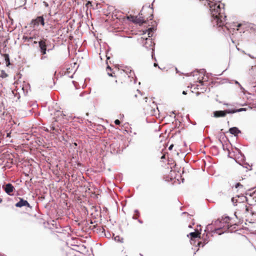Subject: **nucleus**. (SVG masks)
<instances>
[{
    "instance_id": "41",
    "label": "nucleus",
    "mask_w": 256,
    "mask_h": 256,
    "mask_svg": "<svg viewBox=\"0 0 256 256\" xmlns=\"http://www.w3.org/2000/svg\"><path fill=\"white\" fill-rule=\"evenodd\" d=\"M37 42H37L36 41H34V44H37Z\"/></svg>"
},
{
    "instance_id": "35",
    "label": "nucleus",
    "mask_w": 256,
    "mask_h": 256,
    "mask_svg": "<svg viewBox=\"0 0 256 256\" xmlns=\"http://www.w3.org/2000/svg\"><path fill=\"white\" fill-rule=\"evenodd\" d=\"M256 83H254V85H252V87H254V88L256 87Z\"/></svg>"
},
{
    "instance_id": "6",
    "label": "nucleus",
    "mask_w": 256,
    "mask_h": 256,
    "mask_svg": "<svg viewBox=\"0 0 256 256\" xmlns=\"http://www.w3.org/2000/svg\"><path fill=\"white\" fill-rule=\"evenodd\" d=\"M146 42L144 44V46L148 50H152V57L153 58L154 55V43L152 42V39L146 38L145 40Z\"/></svg>"
},
{
    "instance_id": "33",
    "label": "nucleus",
    "mask_w": 256,
    "mask_h": 256,
    "mask_svg": "<svg viewBox=\"0 0 256 256\" xmlns=\"http://www.w3.org/2000/svg\"><path fill=\"white\" fill-rule=\"evenodd\" d=\"M154 66H155V67H156V66H158L159 68H160V66H158V64H156V63H154Z\"/></svg>"
},
{
    "instance_id": "22",
    "label": "nucleus",
    "mask_w": 256,
    "mask_h": 256,
    "mask_svg": "<svg viewBox=\"0 0 256 256\" xmlns=\"http://www.w3.org/2000/svg\"><path fill=\"white\" fill-rule=\"evenodd\" d=\"M235 84H238L240 86V90H244V88L241 86V84L238 81L236 80L235 81Z\"/></svg>"
},
{
    "instance_id": "32",
    "label": "nucleus",
    "mask_w": 256,
    "mask_h": 256,
    "mask_svg": "<svg viewBox=\"0 0 256 256\" xmlns=\"http://www.w3.org/2000/svg\"><path fill=\"white\" fill-rule=\"evenodd\" d=\"M152 28H150V29L148 30H149V32H148V35H150V31H152ZM149 36V37H150V36Z\"/></svg>"
},
{
    "instance_id": "3",
    "label": "nucleus",
    "mask_w": 256,
    "mask_h": 256,
    "mask_svg": "<svg viewBox=\"0 0 256 256\" xmlns=\"http://www.w3.org/2000/svg\"><path fill=\"white\" fill-rule=\"evenodd\" d=\"M206 229L210 230L212 233L218 234H221L224 233L222 227V219H218L214 222H212L210 224H208Z\"/></svg>"
},
{
    "instance_id": "43",
    "label": "nucleus",
    "mask_w": 256,
    "mask_h": 256,
    "mask_svg": "<svg viewBox=\"0 0 256 256\" xmlns=\"http://www.w3.org/2000/svg\"><path fill=\"white\" fill-rule=\"evenodd\" d=\"M188 227L191 228H192V226H191V225H190V226H188Z\"/></svg>"
},
{
    "instance_id": "15",
    "label": "nucleus",
    "mask_w": 256,
    "mask_h": 256,
    "mask_svg": "<svg viewBox=\"0 0 256 256\" xmlns=\"http://www.w3.org/2000/svg\"><path fill=\"white\" fill-rule=\"evenodd\" d=\"M234 187L238 189V191L240 192L241 194H242V192H244V187L240 183H239V182L236 183L235 184Z\"/></svg>"
},
{
    "instance_id": "39",
    "label": "nucleus",
    "mask_w": 256,
    "mask_h": 256,
    "mask_svg": "<svg viewBox=\"0 0 256 256\" xmlns=\"http://www.w3.org/2000/svg\"><path fill=\"white\" fill-rule=\"evenodd\" d=\"M132 218H134V220H137V218L136 217H134V216H133Z\"/></svg>"
},
{
    "instance_id": "21",
    "label": "nucleus",
    "mask_w": 256,
    "mask_h": 256,
    "mask_svg": "<svg viewBox=\"0 0 256 256\" xmlns=\"http://www.w3.org/2000/svg\"><path fill=\"white\" fill-rule=\"evenodd\" d=\"M232 202L233 203L234 205V206H236V203H237L238 202V200L237 199H236L234 198H232Z\"/></svg>"
},
{
    "instance_id": "18",
    "label": "nucleus",
    "mask_w": 256,
    "mask_h": 256,
    "mask_svg": "<svg viewBox=\"0 0 256 256\" xmlns=\"http://www.w3.org/2000/svg\"><path fill=\"white\" fill-rule=\"evenodd\" d=\"M226 114H234L237 112L236 109H228L225 110Z\"/></svg>"
},
{
    "instance_id": "10",
    "label": "nucleus",
    "mask_w": 256,
    "mask_h": 256,
    "mask_svg": "<svg viewBox=\"0 0 256 256\" xmlns=\"http://www.w3.org/2000/svg\"><path fill=\"white\" fill-rule=\"evenodd\" d=\"M200 232H192L189 234H188V236H191V240H190V242L192 243V242L196 238H200Z\"/></svg>"
},
{
    "instance_id": "34",
    "label": "nucleus",
    "mask_w": 256,
    "mask_h": 256,
    "mask_svg": "<svg viewBox=\"0 0 256 256\" xmlns=\"http://www.w3.org/2000/svg\"><path fill=\"white\" fill-rule=\"evenodd\" d=\"M172 147H173V144H172V145H170V147L168 148V149H169L170 150H172Z\"/></svg>"
},
{
    "instance_id": "9",
    "label": "nucleus",
    "mask_w": 256,
    "mask_h": 256,
    "mask_svg": "<svg viewBox=\"0 0 256 256\" xmlns=\"http://www.w3.org/2000/svg\"><path fill=\"white\" fill-rule=\"evenodd\" d=\"M14 186L11 184L8 183L6 184L4 187V190L8 194L12 196V194L11 193L14 191Z\"/></svg>"
},
{
    "instance_id": "24",
    "label": "nucleus",
    "mask_w": 256,
    "mask_h": 256,
    "mask_svg": "<svg viewBox=\"0 0 256 256\" xmlns=\"http://www.w3.org/2000/svg\"><path fill=\"white\" fill-rule=\"evenodd\" d=\"M86 6L88 8L90 6H92V3L88 1L86 4Z\"/></svg>"
},
{
    "instance_id": "25",
    "label": "nucleus",
    "mask_w": 256,
    "mask_h": 256,
    "mask_svg": "<svg viewBox=\"0 0 256 256\" xmlns=\"http://www.w3.org/2000/svg\"><path fill=\"white\" fill-rule=\"evenodd\" d=\"M242 26V24H238L236 25L235 26L236 28V30H238V28L241 27Z\"/></svg>"
},
{
    "instance_id": "31",
    "label": "nucleus",
    "mask_w": 256,
    "mask_h": 256,
    "mask_svg": "<svg viewBox=\"0 0 256 256\" xmlns=\"http://www.w3.org/2000/svg\"><path fill=\"white\" fill-rule=\"evenodd\" d=\"M248 56L252 58H254V56H252L250 54H248Z\"/></svg>"
},
{
    "instance_id": "14",
    "label": "nucleus",
    "mask_w": 256,
    "mask_h": 256,
    "mask_svg": "<svg viewBox=\"0 0 256 256\" xmlns=\"http://www.w3.org/2000/svg\"><path fill=\"white\" fill-rule=\"evenodd\" d=\"M132 18H134L132 20V21L135 22V23H136V24H142L144 23L145 21L143 19V18L141 16H135V17H132Z\"/></svg>"
},
{
    "instance_id": "42",
    "label": "nucleus",
    "mask_w": 256,
    "mask_h": 256,
    "mask_svg": "<svg viewBox=\"0 0 256 256\" xmlns=\"http://www.w3.org/2000/svg\"><path fill=\"white\" fill-rule=\"evenodd\" d=\"M234 215H235V216H236V218L238 217V216H237V215H236V212H235V213H234Z\"/></svg>"
},
{
    "instance_id": "4",
    "label": "nucleus",
    "mask_w": 256,
    "mask_h": 256,
    "mask_svg": "<svg viewBox=\"0 0 256 256\" xmlns=\"http://www.w3.org/2000/svg\"><path fill=\"white\" fill-rule=\"evenodd\" d=\"M46 40H42L38 42L40 52L42 55V56L41 57V60H42L46 58V56H44L46 54L47 50Z\"/></svg>"
},
{
    "instance_id": "13",
    "label": "nucleus",
    "mask_w": 256,
    "mask_h": 256,
    "mask_svg": "<svg viewBox=\"0 0 256 256\" xmlns=\"http://www.w3.org/2000/svg\"><path fill=\"white\" fill-rule=\"evenodd\" d=\"M226 115L225 110L215 111L214 112V116L216 118L224 117Z\"/></svg>"
},
{
    "instance_id": "26",
    "label": "nucleus",
    "mask_w": 256,
    "mask_h": 256,
    "mask_svg": "<svg viewBox=\"0 0 256 256\" xmlns=\"http://www.w3.org/2000/svg\"><path fill=\"white\" fill-rule=\"evenodd\" d=\"M34 38L32 37H28V36H24V39L28 40V41L30 40H32Z\"/></svg>"
},
{
    "instance_id": "12",
    "label": "nucleus",
    "mask_w": 256,
    "mask_h": 256,
    "mask_svg": "<svg viewBox=\"0 0 256 256\" xmlns=\"http://www.w3.org/2000/svg\"><path fill=\"white\" fill-rule=\"evenodd\" d=\"M50 132L52 134H58L60 133V128H58H58L55 127V126H54V124H52L50 126Z\"/></svg>"
},
{
    "instance_id": "11",
    "label": "nucleus",
    "mask_w": 256,
    "mask_h": 256,
    "mask_svg": "<svg viewBox=\"0 0 256 256\" xmlns=\"http://www.w3.org/2000/svg\"><path fill=\"white\" fill-rule=\"evenodd\" d=\"M230 132L234 134V136H237L238 134L241 132L240 130H238V128L236 127H232L230 128L229 130Z\"/></svg>"
},
{
    "instance_id": "2",
    "label": "nucleus",
    "mask_w": 256,
    "mask_h": 256,
    "mask_svg": "<svg viewBox=\"0 0 256 256\" xmlns=\"http://www.w3.org/2000/svg\"><path fill=\"white\" fill-rule=\"evenodd\" d=\"M205 73L206 70L204 69H201L199 70H197L196 72H192L191 75L194 76H198V82L199 84H194L193 86H194V88H196L201 90H205V88H202V86H204V82L206 81L204 78Z\"/></svg>"
},
{
    "instance_id": "28",
    "label": "nucleus",
    "mask_w": 256,
    "mask_h": 256,
    "mask_svg": "<svg viewBox=\"0 0 256 256\" xmlns=\"http://www.w3.org/2000/svg\"><path fill=\"white\" fill-rule=\"evenodd\" d=\"M133 75H134V72H132L131 70H130V74L128 75V76H132Z\"/></svg>"
},
{
    "instance_id": "29",
    "label": "nucleus",
    "mask_w": 256,
    "mask_h": 256,
    "mask_svg": "<svg viewBox=\"0 0 256 256\" xmlns=\"http://www.w3.org/2000/svg\"><path fill=\"white\" fill-rule=\"evenodd\" d=\"M134 212L136 214V215L139 216H140V212L138 210H134Z\"/></svg>"
},
{
    "instance_id": "30",
    "label": "nucleus",
    "mask_w": 256,
    "mask_h": 256,
    "mask_svg": "<svg viewBox=\"0 0 256 256\" xmlns=\"http://www.w3.org/2000/svg\"><path fill=\"white\" fill-rule=\"evenodd\" d=\"M43 3H44V5L46 7H48V4L46 2H43Z\"/></svg>"
},
{
    "instance_id": "37",
    "label": "nucleus",
    "mask_w": 256,
    "mask_h": 256,
    "mask_svg": "<svg viewBox=\"0 0 256 256\" xmlns=\"http://www.w3.org/2000/svg\"><path fill=\"white\" fill-rule=\"evenodd\" d=\"M182 94H186V91H183L182 92Z\"/></svg>"
},
{
    "instance_id": "5",
    "label": "nucleus",
    "mask_w": 256,
    "mask_h": 256,
    "mask_svg": "<svg viewBox=\"0 0 256 256\" xmlns=\"http://www.w3.org/2000/svg\"><path fill=\"white\" fill-rule=\"evenodd\" d=\"M222 222L224 233L232 225V223L231 222V218L229 216H226L222 218Z\"/></svg>"
},
{
    "instance_id": "38",
    "label": "nucleus",
    "mask_w": 256,
    "mask_h": 256,
    "mask_svg": "<svg viewBox=\"0 0 256 256\" xmlns=\"http://www.w3.org/2000/svg\"><path fill=\"white\" fill-rule=\"evenodd\" d=\"M83 95H84V93H83V92H82V93L80 94V96H83Z\"/></svg>"
},
{
    "instance_id": "16",
    "label": "nucleus",
    "mask_w": 256,
    "mask_h": 256,
    "mask_svg": "<svg viewBox=\"0 0 256 256\" xmlns=\"http://www.w3.org/2000/svg\"><path fill=\"white\" fill-rule=\"evenodd\" d=\"M4 60L6 61V64L7 66H9L10 64L9 55L8 54H4Z\"/></svg>"
},
{
    "instance_id": "20",
    "label": "nucleus",
    "mask_w": 256,
    "mask_h": 256,
    "mask_svg": "<svg viewBox=\"0 0 256 256\" xmlns=\"http://www.w3.org/2000/svg\"><path fill=\"white\" fill-rule=\"evenodd\" d=\"M106 70H107V72H108V74L110 76H113V75L112 74V73H110V72L112 70V69L111 68L108 66L106 68Z\"/></svg>"
},
{
    "instance_id": "40",
    "label": "nucleus",
    "mask_w": 256,
    "mask_h": 256,
    "mask_svg": "<svg viewBox=\"0 0 256 256\" xmlns=\"http://www.w3.org/2000/svg\"><path fill=\"white\" fill-rule=\"evenodd\" d=\"M73 82V84H74V85L75 87L76 88V84H75V82H74V81H73V82Z\"/></svg>"
},
{
    "instance_id": "1",
    "label": "nucleus",
    "mask_w": 256,
    "mask_h": 256,
    "mask_svg": "<svg viewBox=\"0 0 256 256\" xmlns=\"http://www.w3.org/2000/svg\"><path fill=\"white\" fill-rule=\"evenodd\" d=\"M210 6L212 16V22L214 24L220 27L225 24L226 16L224 13V4L220 1L214 0H206Z\"/></svg>"
},
{
    "instance_id": "8",
    "label": "nucleus",
    "mask_w": 256,
    "mask_h": 256,
    "mask_svg": "<svg viewBox=\"0 0 256 256\" xmlns=\"http://www.w3.org/2000/svg\"><path fill=\"white\" fill-rule=\"evenodd\" d=\"M20 201L15 204L16 207L22 208L24 206H26L28 208L30 207L29 203L27 200L20 198Z\"/></svg>"
},
{
    "instance_id": "27",
    "label": "nucleus",
    "mask_w": 256,
    "mask_h": 256,
    "mask_svg": "<svg viewBox=\"0 0 256 256\" xmlns=\"http://www.w3.org/2000/svg\"><path fill=\"white\" fill-rule=\"evenodd\" d=\"M114 124L116 125H119L120 124V122L118 120H116L114 121Z\"/></svg>"
},
{
    "instance_id": "23",
    "label": "nucleus",
    "mask_w": 256,
    "mask_h": 256,
    "mask_svg": "<svg viewBox=\"0 0 256 256\" xmlns=\"http://www.w3.org/2000/svg\"><path fill=\"white\" fill-rule=\"evenodd\" d=\"M246 108H240L236 109L237 112H242V111H246Z\"/></svg>"
},
{
    "instance_id": "19",
    "label": "nucleus",
    "mask_w": 256,
    "mask_h": 256,
    "mask_svg": "<svg viewBox=\"0 0 256 256\" xmlns=\"http://www.w3.org/2000/svg\"><path fill=\"white\" fill-rule=\"evenodd\" d=\"M242 166L244 168H246V169H247V170H251V166H250L248 164V163H246V162H244V163L242 164Z\"/></svg>"
},
{
    "instance_id": "17",
    "label": "nucleus",
    "mask_w": 256,
    "mask_h": 256,
    "mask_svg": "<svg viewBox=\"0 0 256 256\" xmlns=\"http://www.w3.org/2000/svg\"><path fill=\"white\" fill-rule=\"evenodd\" d=\"M114 240L115 241L117 242H120L121 243L123 242V238L119 236H114Z\"/></svg>"
},
{
    "instance_id": "36",
    "label": "nucleus",
    "mask_w": 256,
    "mask_h": 256,
    "mask_svg": "<svg viewBox=\"0 0 256 256\" xmlns=\"http://www.w3.org/2000/svg\"><path fill=\"white\" fill-rule=\"evenodd\" d=\"M138 222L140 223V224H142V221L140 220H138Z\"/></svg>"
},
{
    "instance_id": "7",
    "label": "nucleus",
    "mask_w": 256,
    "mask_h": 256,
    "mask_svg": "<svg viewBox=\"0 0 256 256\" xmlns=\"http://www.w3.org/2000/svg\"><path fill=\"white\" fill-rule=\"evenodd\" d=\"M31 24L34 26V27H38L40 25L44 26L45 22L43 16H37L35 19H32L31 21Z\"/></svg>"
}]
</instances>
